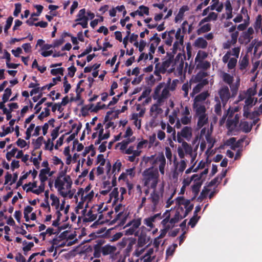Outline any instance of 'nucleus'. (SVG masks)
<instances>
[{"mask_svg":"<svg viewBox=\"0 0 262 262\" xmlns=\"http://www.w3.org/2000/svg\"><path fill=\"white\" fill-rule=\"evenodd\" d=\"M208 76V74L206 72L204 71H200L198 72L194 78V82H198L200 81H201V80L204 79L205 77Z\"/></svg>","mask_w":262,"mask_h":262,"instance_id":"a878e982","label":"nucleus"},{"mask_svg":"<svg viewBox=\"0 0 262 262\" xmlns=\"http://www.w3.org/2000/svg\"><path fill=\"white\" fill-rule=\"evenodd\" d=\"M61 81V77H57L56 78H54L53 79V83L50 82V83L48 85H47L46 86H42L41 88V90L43 91L46 88L48 89V90L50 89L51 87L54 86L55 84H56L57 81Z\"/></svg>","mask_w":262,"mask_h":262,"instance_id":"a19ab883","label":"nucleus"},{"mask_svg":"<svg viewBox=\"0 0 262 262\" xmlns=\"http://www.w3.org/2000/svg\"><path fill=\"white\" fill-rule=\"evenodd\" d=\"M143 162H144L145 163H149L150 164H154V163L155 162V160L154 159V156L143 157Z\"/></svg>","mask_w":262,"mask_h":262,"instance_id":"0e129e2a","label":"nucleus"},{"mask_svg":"<svg viewBox=\"0 0 262 262\" xmlns=\"http://www.w3.org/2000/svg\"><path fill=\"white\" fill-rule=\"evenodd\" d=\"M208 172V169L206 168L203 171H202L199 175L198 174H194L191 177V180H193L195 177H198L197 179L194 180V181H201L202 178L204 175H206Z\"/></svg>","mask_w":262,"mask_h":262,"instance_id":"f704fd0d","label":"nucleus"},{"mask_svg":"<svg viewBox=\"0 0 262 262\" xmlns=\"http://www.w3.org/2000/svg\"><path fill=\"white\" fill-rule=\"evenodd\" d=\"M43 138L42 136L39 137L34 142V146L36 149L39 148L42 144Z\"/></svg>","mask_w":262,"mask_h":262,"instance_id":"69168bd1","label":"nucleus"},{"mask_svg":"<svg viewBox=\"0 0 262 262\" xmlns=\"http://www.w3.org/2000/svg\"><path fill=\"white\" fill-rule=\"evenodd\" d=\"M101 103L98 102L96 106H94V104H91L88 105L87 107L89 110H91L92 112H97L99 110H101Z\"/></svg>","mask_w":262,"mask_h":262,"instance_id":"37998d69","label":"nucleus"},{"mask_svg":"<svg viewBox=\"0 0 262 262\" xmlns=\"http://www.w3.org/2000/svg\"><path fill=\"white\" fill-rule=\"evenodd\" d=\"M203 87L199 83L193 88L192 92L190 93V96L193 97L195 94L199 93Z\"/></svg>","mask_w":262,"mask_h":262,"instance_id":"680f3d73","label":"nucleus"},{"mask_svg":"<svg viewBox=\"0 0 262 262\" xmlns=\"http://www.w3.org/2000/svg\"><path fill=\"white\" fill-rule=\"evenodd\" d=\"M200 217L198 216L193 215V216L190 219L188 225H190L191 228H193L198 222Z\"/></svg>","mask_w":262,"mask_h":262,"instance_id":"09e8293b","label":"nucleus"},{"mask_svg":"<svg viewBox=\"0 0 262 262\" xmlns=\"http://www.w3.org/2000/svg\"><path fill=\"white\" fill-rule=\"evenodd\" d=\"M50 199L52 200L51 205L55 206L56 209L59 207V200L57 196L54 194H51Z\"/></svg>","mask_w":262,"mask_h":262,"instance_id":"c9c22d12","label":"nucleus"},{"mask_svg":"<svg viewBox=\"0 0 262 262\" xmlns=\"http://www.w3.org/2000/svg\"><path fill=\"white\" fill-rule=\"evenodd\" d=\"M50 110L48 108H45V111L42 112L38 116V119L40 120L42 119L43 118L49 116Z\"/></svg>","mask_w":262,"mask_h":262,"instance_id":"774afa93","label":"nucleus"},{"mask_svg":"<svg viewBox=\"0 0 262 262\" xmlns=\"http://www.w3.org/2000/svg\"><path fill=\"white\" fill-rule=\"evenodd\" d=\"M192 107L196 116L206 114V108L204 104L193 103Z\"/></svg>","mask_w":262,"mask_h":262,"instance_id":"9d476101","label":"nucleus"},{"mask_svg":"<svg viewBox=\"0 0 262 262\" xmlns=\"http://www.w3.org/2000/svg\"><path fill=\"white\" fill-rule=\"evenodd\" d=\"M160 105L156 103L154 104L150 107V112L152 113H155V116L161 114L163 113V110L160 107Z\"/></svg>","mask_w":262,"mask_h":262,"instance_id":"b1692460","label":"nucleus"},{"mask_svg":"<svg viewBox=\"0 0 262 262\" xmlns=\"http://www.w3.org/2000/svg\"><path fill=\"white\" fill-rule=\"evenodd\" d=\"M238 34V31H235L231 34V39L230 41L232 43V45H234L236 43Z\"/></svg>","mask_w":262,"mask_h":262,"instance_id":"e2e57ef3","label":"nucleus"},{"mask_svg":"<svg viewBox=\"0 0 262 262\" xmlns=\"http://www.w3.org/2000/svg\"><path fill=\"white\" fill-rule=\"evenodd\" d=\"M194 46L198 48L205 49L208 46V42L203 37H200L195 40Z\"/></svg>","mask_w":262,"mask_h":262,"instance_id":"2eb2a0df","label":"nucleus"},{"mask_svg":"<svg viewBox=\"0 0 262 262\" xmlns=\"http://www.w3.org/2000/svg\"><path fill=\"white\" fill-rule=\"evenodd\" d=\"M72 185V181L68 175L58 177L55 182V187L60 195H65Z\"/></svg>","mask_w":262,"mask_h":262,"instance_id":"f03ea898","label":"nucleus"},{"mask_svg":"<svg viewBox=\"0 0 262 262\" xmlns=\"http://www.w3.org/2000/svg\"><path fill=\"white\" fill-rule=\"evenodd\" d=\"M206 138L207 142L209 143L208 148L206 151V153H207L214 146L215 141L209 136H206Z\"/></svg>","mask_w":262,"mask_h":262,"instance_id":"a18cd8bd","label":"nucleus"},{"mask_svg":"<svg viewBox=\"0 0 262 262\" xmlns=\"http://www.w3.org/2000/svg\"><path fill=\"white\" fill-rule=\"evenodd\" d=\"M131 128L128 127L123 135L124 139L122 142L117 143V147H119L121 151L124 154H131Z\"/></svg>","mask_w":262,"mask_h":262,"instance_id":"7ed1b4c3","label":"nucleus"},{"mask_svg":"<svg viewBox=\"0 0 262 262\" xmlns=\"http://www.w3.org/2000/svg\"><path fill=\"white\" fill-rule=\"evenodd\" d=\"M237 63V59L231 58L228 62L227 67L229 69L232 70L235 68Z\"/></svg>","mask_w":262,"mask_h":262,"instance_id":"864d4df0","label":"nucleus"},{"mask_svg":"<svg viewBox=\"0 0 262 262\" xmlns=\"http://www.w3.org/2000/svg\"><path fill=\"white\" fill-rule=\"evenodd\" d=\"M110 200L114 199V203L120 201V196H119V192L117 188H114L113 191L110 193Z\"/></svg>","mask_w":262,"mask_h":262,"instance_id":"bb28decb","label":"nucleus"},{"mask_svg":"<svg viewBox=\"0 0 262 262\" xmlns=\"http://www.w3.org/2000/svg\"><path fill=\"white\" fill-rule=\"evenodd\" d=\"M143 176L145 186L148 188H156L159 179V172L157 169H154L153 167H149L144 171Z\"/></svg>","mask_w":262,"mask_h":262,"instance_id":"f257e3e1","label":"nucleus"},{"mask_svg":"<svg viewBox=\"0 0 262 262\" xmlns=\"http://www.w3.org/2000/svg\"><path fill=\"white\" fill-rule=\"evenodd\" d=\"M29 186L26 190L27 192L31 191L33 192V191L34 190L33 189L34 188L37 187V182H34L33 183H29L28 184H25L24 188L25 189V187L26 186Z\"/></svg>","mask_w":262,"mask_h":262,"instance_id":"6e6d98bb","label":"nucleus"},{"mask_svg":"<svg viewBox=\"0 0 262 262\" xmlns=\"http://www.w3.org/2000/svg\"><path fill=\"white\" fill-rule=\"evenodd\" d=\"M128 176L131 177V169H126L125 172H123L119 177V180H122L126 182L127 185L129 193L131 190V185L129 183Z\"/></svg>","mask_w":262,"mask_h":262,"instance_id":"ddd939ff","label":"nucleus"},{"mask_svg":"<svg viewBox=\"0 0 262 262\" xmlns=\"http://www.w3.org/2000/svg\"><path fill=\"white\" fill-rule=\"evenodd\" d=\"M198 117L199 118L197 126L199 128H201L208 123V118L206 114L198 116Z\"/></svg>","mask_w":262,"mask_h":262,"instance_id":"f3484780","label":"nucleus"},{"mask_svg":"<svg viewBox=\"0 0 262 262\" xmlns=\"http://www.w3.org/2000/svg\"><path fill=\"white\" fill-rule=\"evenodd\" d=\"M23 245L24 247H23V250L25 252H27L31 250V249L34 246V244L32 242H27L25 241L23 242Z\"/></svg>","mask_w":262,"mask_h":262,"instance_id":"8fccbe9b","label":"nucleus"},{"mask_svg":"<svg viewBox=\"0 0 262 262\" xmlns=\"http://www.w3.org/2000/svg\"><path fill=\"white\" fill-rule=\"evenodd\" d=\"M141 219L132 220V235L134 234L135 229H137L141 225Z\"/></svg>","mask_w":262,"mask_h":262,"instance_id":"79ce46f5","label":"nucleus"},{"mask_svg":"<svg viewBox=\"0 0 262 262\" xmlns=\"http://www.w3.org/2000/svg\"><path fill=\"white\" fill-rule=\"evenodd\" d=\"M149 40L150 41H152L151 43H153L156 46H158L161 41L157 33H155L153 36L149 39Z\"/></svg>","mask_w":262,"mask_h":262,"instance_id":"4c0bfd02","label":"nucleus"},{"mask_svg":"<svg viewBox=\"0 0 262 262\" xmlns=\"http://www.w3.org/2000/svg\"><path fill=\"white\" fill-rule=\"evenodd\" d=\"M120 245L122 247H124L126 246H127V248L126 249V256H129V252L131 249V238H123L122 241L120 243Z\"/></svg>","mask_w":262,"mask_h":262,"instance_id":"a211bd4d","label":"nucleus"},{"mask_svg":"<svg viewBox=\"0 0 262 262\" xmlns=\"http://www.w3.org/2000/svg\"><path fill=\"white\" fill-rule=\"evenodd\" d=\"M77 194L80 195L81 200L86 201L85 208H87L89 202L93 198L94 193L93 191L88 192V190H84L83 188H81L78 189Z\"/></svg>","mask_w":262,"mask_h":262,"instance_id":"0eeeda50","label":"nucleus"},{"mask_svg":"<svg viewBox=\"0 0 262 262\" xmlns=\"http://www.w3.org/2000/svg\"><path fill=\"white\" fill-rule=\"evenodd\" d=\"M182 146L186 154H188L190 156H192V148L190 145H189L186 142L184 141L182 142Z\"/></svg>","mask_w":262,"mask_h":262,"instance_id":"72a5a7b5","label":"nucleus"},{"mask_svg":"<svg viewBox=\"0 0 262 262\" xmlns=\"http://www.w3.org/2000/svg\"><path fill=\"white\" fill-rule=\"evenodd\" d=\"M81 213L84 217L83 221L84 222H92L97 218V214L93 213L92 209L87 211L86 208H85L81 211Z\"/></svg>","mask_w":262,"mask_h":262,"instance_id":"6e6552de","label":"nucleus"},{"mask_svg":"<svg viewBox=\"0 0 262 262\" xmlns=\"http://www.w3.org/2000/svg\"><path fill=\"white\" fill-rule=\"evenodd\" d=\"M136 110L139 111L138 114V116L142 117L145 113V108L142 107V105L140 104H136Z\"/></svg>","mask_w":262,"mask_h":262,"instance_id":"4d7b16f0","label":"nucleus"},{"mask_svg":"<svg viewBox=\"0 0 262 262\" xmlns=\"http://www.w3.org/2000/svg\"><path fill=\"white\" fill-rule=\"evenodd\" d=\"M223 80L226 83L231 85L233 81V77L227 73H223L222 75Z\"/></svg>","mask_w":262,"mask_h":262,"instance_id":"cd10ccee","label":"nucleus"},{"mask_svg":"<svg viewBox=\"0 0 262 262\" xmlns=\"http://www.w3.org/2000/svg\"><path fill=\"white\" fill-rule=\"evenodd\" d=\"M211 29V25L210 24H207L203 26H201L196 30V33L198 35H201L202 34L208 32Z\"/></svg>","mask_w":262,"mask_h":262,"instance_id":"4be33fe9","label":"nucleus"},{"mask_svg":"<svg viewBox=\"0 0 262 262\" xmlns=\"http://www.w3.org/2000/svg\"><path fill=\"white\" fill-rule=\"evenodd\" d=\"M121 163L119 160H117L113 165V172H115L116 171L118 172L121 167Z\"/></svg>","mask_w":262,"mask_h":262,"instance_id":"338daca9","label":"nucleus"},{"mask_svg":"<svg viewBox=\"0 0 262 262\" xmlns=\"http://www.w3.org/2000/svg\"><path fill=\"white\" fill-rule=\"evenodd\" d=\"M183 216L180 215V212L179 211H176L175 214L173 217L170 219L169 221V223L171 224H174L178 223L180 220L183 219L182 217Z\"/></svg>","mask_w":262,"mask_h":262,"instance_id":"473e14b6","label":"nucleus"},{"mask_svg":"<svg viewBox=\"0 0 262 262\" xmlns=\"http://www.w3.org/2000/svg\"><path fill=\"white\" fill-rule=\"evenodd\" d=\"M155 258V256H154L152 257L147 256V257H145V255L141 258L138 259L136 261V262H142L143 261V262H151V261Z\"/></svg>","mask_w":262,"mask_h":262,"instance_id":"13d9d810","label":"nucleus"},{"mask_svg":"<svg viewBox=\"0 0 262 262\" xmlns=\"http://www.w3.org/2000/svg\"><path fill=\"white\" fill-rule=\"evenodd\" d=\"M151 91V89L150 88H147L143 91L142 95L139 97L138 99L139 101H141L142 98H145V100L142 102V106L145 105L151 101V98L148 97Z\"/></svg>","mask_w":262,"mask_h":262,"instance_id":"1a4fd4ad","label":"nucleus"},{"mask_svg":"<svg viewBox=\"0 0 262 262\" xmlns=\"http://www.w3.org/2000/svg\"><path fill=\"white\" fill-rule=\"evenodd\" d=\"M203 181L204 180L201 181H194V184L192 186V191L194 194V196L191 199L192 201L199 194Z\"/></svg>","mask_w":262,"mask_h":262,"instance_id":"4468645a","label":"nucleus"},{"mask_svg":"<svg viewBox=\"0 0 262 262\" xmlns=\"http://www.w3.org/2000/svg\"><path fill=\"white\" fill-rule=\"evenodd\" d=\"M207 57V54L204 51H199L195 58V62L200 63Z\"/></svg>","mask_w":262,"mask_h":262,"instance_id":"393cba45","label":"nucleus"},{"mask_svg":"<svg viewBox=\"0 0 262 262\" xmlns=\"http://www.w3.org/2000/svg\"><path fill=\"white\" fill-rule=\"evenodd\" d=\"M130 79L126 77L122 78L120 79V83L123 86L124 93H126L127 92L128 89L129 87Z\"/></svg>","mask_w":262,"mask_h":262,"instance_id":"c85d7f7f","label":"nucleus"},{"mask_svg":"<svg viewBox=\"0 0 262 262\" xmlns=\"http://www.w3.org/2000/svg\"><path fill=\"white\" fill-rule=\"evenodd\" d=\"M231 115H229V118L227 121V127L228 128H231L232 126H236L237 124V120H235L234 119H230V117Z\"/></svg>","mask_w":262,"mask_h":262,"instance_id":"49530a36","label":"nucleus"},{"mask_svg":"<svg viewBox=\"0 0 262 262\" xmlns=\"http://www.w3.org/2000/svg\"><path fill=\"white\" fill-rule=\"evenodd\" d=\"M166 215L165 219H164L162 222L161 224L162 225H166L170 221V214L169 210H166V212L163 214V217Z\"/></svg>","mask_w":262,"mask_h":262,"instance_id":"3c124183","label":"nucleus"},{"mask_svg":"<svg viewBox=\"0 0 262 262\" xmlns=\"http://www.w3.org/2000/svg\"><path fill=\"white\" fill-rule=\"evenodd\" d=\"M88 20L89 18L86 16L83 19L80 20V21H78L77 25H81L82 28H88Z\"/></svg>","mask_w":262,"mask_h":262,"instance_id":"052dcab7","label":"nucleus"},{"mask_svg":"<svg viewBox=\"0 0 262 262\" xmlns=\"http://www.w3.org/2000/svg\"><path fill=\"white\" fill-rule=\"evenodd\" d=\"M163 88V85L161 83L159 84L155 89L154 94H152V98L154 100L157 99L158 96H160V93L162 88Z\"/></svg>","mask_w":262,"mask_h":262,"instance_id":"ea45409f","label":"nucleus"},{"mask_svg":"<svg viewBox=\"0 0 262 262\" xmlns=\"http://www.w3.org/2000/svg\"><path fill=\"white\" fill-rule=\"evenodd\" d=\"M218 94L223 105H225L231 97L229 89L227 85H223L219 89Z\"/></svg>","mask_w":262,"mask_h":262,"instance_id":"39448f33","label":"nucleus"},{"mask_svg":"<svg viewBox=\"0 0 262 262\" xmlns=\"http://www.w3.org/2000/svg\"><path fill=\"white\" fill-rule=\"evenodd\" d=\"M210 63L208 61H203L196 64V68L198 69L207 70L210 68Z\"/></svg>","mask_w":262,"mask_h":262,"instance_id":"7c9ffc66","label":"nucleus"},{"mask_svg":"<svg viewBox=\"0 0 262 262\" xmlns=\"http://www.w3.org/2000/svg\"><path fill=\"white\" fill-rule=\"evenodd\" d=\"M254 33V30L252 28L250 27L248 29L247 31L244 32V35L243 37L245 39H249V40L250 39L251 35Z\"/></svg>","mask_w":262,"mask_h":262,"instance_id":"603ef678","label":"nucleus"},{"mask_svg":"<svg viewBox=\"0 0 262 262\" xmlns=\"http://www.w3.org/2000/svg\"><path fill=\"white\" fill-rule=\"evenodd\" d=\"M134 45L136 47H138L140 52H142L144 50L146 43L144 40H141L139 43L137 41L134 42Z\"/></svg>","mask_w":262,"mask_h":262,"instance_id":"58836bf2","label":"nucleus"},{"mask_svg":"<svg viewBox=\"0 0 262 262\" xmlns=\"http://www.w3.org/2000/svg\"><path fill=\"white\" fill-rule=\"evenodd\" d=\"M136 236H138V243L137 247H144L146 244V235L144 233H141L140 235H138V232H136L135 233Z\"/></svg>","mask_w":262,"mask_h":262,"instance_id":"412c9836","label":"nucleus"},{"mask_svg":"<svg viewBox=\"0 0 262 262\" xmlns=\"http://www.w3.org/2000/svg\"><path fill=\"white\" fill-rule=\"evenodd\" d=\"M215 100L217 102V103L214 106V112L217 115L220 116L222 114L221 102L219 100V98L217 97H215Z\"/></svg>","mask_w":262,"mask_h":262,"instance_id":"e433bc0d","label":"nucleus"},{"mask_svg":"<svg viewBox=\"0 0 262 262\" xmlns=\"http://www.w3.org/2000/svg\"><path fill=\"white\" fill-rule=\"evenodd\" d=\"M103 187L102 190H101L100 193L102 195H106L108 192H110L112 187V185H111V183L108 181H105L104 182L103 184Z\"/></svg>","mask_w":262,"mask_h":262,"instance_id":"5701e85b","label":"nucleus"},{"mask_svg":"<svg viewBox=\"0 0 262 262\" xmlns=\"http://www.w3.org/2000/svg\"><path fill=\"white\" fill-rule=\"evenodd\" d=\"M175 37L177 40L179 41L180 45H183L184 42V37L185 34H181V29L179 28L176 32H175Z\"/></svg>","mask_w":262,"mask_h":262,"instance_id":"2f4dec72","label":"nucleus"},{"mask_svg":"<svg viewBox=\"0 0 262 262\" xmlns=\"http://www.w3.org/2000/svg\"><path fill=\"white\" fill-rule=\"evenodd\" d=\"M116 249L115 246L106 245L102 248L101 251L103 255H106L113 254L116 251Z\"/></svg>","mask_w":262,"mask_h":262,"instance_id":"6ab92c4d","label":"nucleus"},{"mask_svg":"<svg viewBox=\"0 0 262 262\" xmlns=\"http://www.w3.org/2000/svg\"><path fill=\"white\" fill-rule=\"evenodd\" d=\"M181 136L188 140L192 136V129L190 127H184L180 133Z\"/></svg>","mask_w":262,"mask_h":262,"instance_id":"dca6fc26","label":"nucleus"},{"mask_svg":"<svg viewBox=\"0 0 262 262\" xmlns=\"http://www.w3.org/2000/svg\"><path fill=\"white\" fill-rule=\"evenodd\" d=\"M144 14H149V8L143 5L140 6L137 10L132 12V17H135L136 15L143 16Z\"/></svg>","mask_w":262,"mask_h":262,"instance_id":"f8f14e48","label":"nucleus"},{"mask_svg":"<svg viewBox=\"0 0 262 262\" xmlns=\"http://www.w3.org/2000/svg\"><path fill=\"white\" fill-rule=\"evenodd\" d=\"M85 14H86L85 9H81L79 11V12L77 15V18L75 19V21H80V20L83 19L85 17H86Z\"/></svg>","mask_w":262,"mask_h":262,"instance_id":"c03bdc74","label":"nucleus"},{"mask_svg":"<svg viewBox=\"0 0 262 262\" xmlns=\"http://www.w3.org/2000/svg\"><path fill=\"white\" fill-rule=\"evenodd\" d=\"M239 126L243 132L248 133L251 130L253 124H249L247 121H241Z\"/></svg>","mask_w":262,"mask_h":262,"instance_id":"aec40b11","label":"nucleus"},{"mask_svg":"<svg viewBox=\"0 0 262 262\" xmlns=\"http://www.w3.org/2000/svg\"><path fill=\"white\" fill-rule=\"evenodd\" d=\"M209 94L208 91H204L196 95L194 100L193 103L197 104H204L203 102L209 97Z\"/></svg>","mask_w":262,"mask_h":262,"instance_id":"9b49d317","label":"nucleus"},{"mask_svg":"<svg viewBox=\"0 0 262 262\" xmlns=\"http://www.w3.org/2000/svg\"><path fill=\"white\" fill-rule=\"evenodd\" d=\"M189 10V7L187 5H184L179 10V16H180V18H182L184 14L186 11H187Z\"/></svg>","mask_w":262,"mask_h":262,"instance_id":"5fc2aeb1","label":"nucleus"},{"mask_svg":"<svg viewBox=\"0 0 262 262\" xmlns=\"http://www.w3.org/2000/svg\"><path fill=\"white\" fill-rule=\"evenodd\" d=\"M75 192V189H69L65 195H61L63 198L68 197L69 199H72Z\"/></svg>","mask_w":262,"mask_h":262,"instance_id":"bf43d9fd","label":"nucleus"},{"mask_svg":"<svg viewBox=\"0 0 262 262\" xmlns=\"http://www.w3.org/2000/svg\"><path fill=\"white\" fill-rule=\"evenodd\" d=\"M115 212H119L117 216L118 220H121V224L123 225L125 223L126 220L129 217V212H124L122 211L124 210V207L121 204H119L116 206L114 208Z\"/></svg>","mask_w":262,"mask_h":262,"instance_id":"423d86ee","label":"nucleus"},{"mask_svg":"<svg viewBox=\"0 0 262 262\" xmlns=\"http://www.w3.org/2000/svg\"><path fill=\"white\" fill-rule=\"evenodd\" d=\"M11 90L9 88H7L5 90V93L3 95V100L4 102H6L8 101L10 95H11Z\"/></svg>","mask_w":262,"mask_h":262,"instance_id":"de8ad7c7","label":"nucleus"},{"mask_svg":"<svg viewBox=\"0 0 262 262\" xmlns=\"http://www.w3.org/2000/svg\"><path fill=\"white\" fill-rule=\"evenodd\" d=\"M153 191L150 193V197L148 200L150 201L153 205V207L155 208L159 203L160 200L163 196L164 191V183H161L158 186V188L152 189Z\"/></svg>","mask_w":262,"mask_h":262,"instance_id":"20e7f679","label":"nucleus"},{"mask_svg":"<svg viewBox=\"0 0 262 262\" xmlns=\"http://www.w3.org/2000/svg\"><path fill=\"white\" fill-rule=\"evenodd\" d=\"M239 69L243 70L246 69L249 64V59L247 55H245L239 61Z\"/></svg>","mask_w":262,"mask_h":262,"instance_id":"c756f323","label":"nucleus"}]
</instances>
